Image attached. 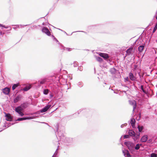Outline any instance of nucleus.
Returning a JSON list of instances; mask_svg holds the SVG:
<instances>
[{"label":"nucleus","instance_id":"nucleus-1","mask_svg":"<svg viewBox=\"0 0 157 157\" xmlns=\"http://www.w3.org/2000/svg\"><path fill=\"white\" fill-rule=\"evenodd\" d=\"M124 144L129 150H132L135 146L133 143L130 141L125 142Z\"/></svg>","mask_w":157,"mask_h":157},{"label":"nucleus","instance_id":"nucleus-2","mask_svg":"<svg viewBox=\"0 0 157 157\" xmlns=\"http://www.w3.org/2000/svg\"><path fill=\"white\" fill-rule=\"evenodd\" d=\"M129 103L133 107V112L135 111L136 107V101L134 100L129 101Z\"/></svg>","mask_w":157,"mask_h":157},{"label":"nucleus","instance_id":"nucleus-3","mask_svg":"<svg viewBox=\"0 0 157 157\" xmlns=\"http://www.w3.org/2000/svg\"><path fill=\"white\" fill-rule=\"evenodd\" d=\"M42 32L46 33L47 35L49 36L51 35V33L48 29L46 27H44L42 29Z\"/></svg>","mask_w":157,"mask_h":157},{"label":"nucleus","instance_id":"nucleus-4","mask_svg":"<svg viewBox=\"0 0 157 157\" xmlns=\"http://www.w3.org/2000/svg\"><path fill=\"white\" fill-rule=\"evenodd\" d=\"M5 116L6 117V119L7 121H12V118L11 115L10 113H6Z\"/></svg>","mask_w":157,"mask_h":157},{"label":"nucleus","instance_id":"nucleus-5","mask_svg":"<svg viewBox=\"0 0 157 157\" xmlns=\"http://www.w3.org/2000/svg\"><path fill=\"white\" fill-rule=\"evenodd\" d=\"M10 91V89L8 87H6L3 89V92L5 94H8Z\"/></svg>","mask_w":157,"mask_h":157},{"label":"nucleus","instance_id":"nucleus-6","mask_svg":"<svg viewBox=\"0 0 157 157\" xmlns=\"http://www.w3.org/2000/svg\"><path fill=\"white\" fill-rule=\"evenodd\" d=\"M51 106L50 105H48L46 106L40 110L41 112L44 113L46 112L50 107Z\"/></svg>","mask_w":157,"mask_h":157},{"label":"nucleus","instance_id":"nucleus-7","mask_svg":"<svg viewBox=\"0 0 157 157\" xmlns=\"http://www.w3.org/2000/svg\"><path fill=\"white\" fill-rule=\"evenodd\" d=\"M22 98V96L21 95H19L17 96L14 100V102L16 103L18 101L21 100Z\"/></svg>","mask_w":157,"mask_h":157},{"label":"nucleus","instance_id":"nucleus-8","mask_svg":"<svg viewBox=\"0 0 157 157\" xmlns=\"http://www.w3.org/2000/svg\"><path fill=\"white\" fill-rule=\"evenodd\" d=\"M99 55L100 56L103 58L105 59H107L109 57L108 55L107 54L100 53Z\"/></svg>","mask_w":157,"mask_h":157},{"label":"nucleus","instance_id":"nucleus-9","mask_svg":"<svg viewBox=\"0 0 157 157\" xmlns=\"http://www.w3.org/2000/svg\"><path fill=\"white\" fill-rule=\"evenodd\" d=\"M148 139V136L147 135H145L144 136L141 138V141L143 142H146Z\"/></svg>","mask_w":157,"mask_h":157},{"label":"nucleus","instance_id":"nucleus-10","mask_svg":"<svg viewBox=\"0 0 157 157\" xmlns=\"http://www.w3.org/2000/svg\"><path fill=\"white\" fill-rule=\"evenodd\" d=\"M133 49L132 48H130L126 51V55H130L132 53Z\"/></svg>","mask_w":157,"mask_h":157},{"label":"nucleus","instance_id":"nucleus-11","mask_svg":"<svg viewBox=\"0 0 157 157\" xmlns=\"http://www.w3.org/2000/svg\"><path fill=\"white\" fill-rule=\"evenodd\" d=\"M129 78L132 80H135V78L133 76L132 73H130L129 74Z\"/></svg>","mask_w":157,"mask_h":157},{"label":"nucleus","instance_id":"nucleus-12","mask_svg":"<svg viewBox=\"0 0 157 157\" xmlns=\"http://www.w3.org/2000/svg\"><path fill=\"white\" fill-rule=\"evenodd\" d=\"M129 135L132 136H135V132L132 130H129L128 132Z\"/></svg>","mask_w":157,"mask_h":157},{"label":"nucleus","instance_id":"nucleus-13","mask_svg":"<svg viewBox=\"0 0 157 157\" xmlns=\"http://www.w3.org/2000/svg\"><path fill=\"white\" fill-rule=\"evenodd\" d=\"M23 109L21 106H18L15 108V110L17 113L23 110Z\"/></svg>","mask_w":157,"mask_h":157},{"label":"nucleus","instance_id":"nucleus-14","mask_svg":"<svg viewBox=\"0 0 157 157\" xmlns=\"http://www.w3.org/2000/svg\"><path fill=\"white\" fill-rule=\"evenodd\" d=\"M136 122L135 119L134 118L132 119L130 121V123L132 126L134 128L135 126V124Z\"/></svg>","mask_w":157,"mask_h":157},{"label":"nucleus","instance_id":"nucleus-15","mask_svg":"<svg viewBox=\"0 0 157 157\" xmlns=\"http://www.w3.org/2000/svg\"><path fill=\"white\" fill-rule=\"evenodd\" d=\"M144 46V45H141L138 48V51L140 52H141L143 50Z\"/></svg>","mask_w":157,"mask_h":157},{"label":"nucleus","instance_id":"nucleus-16","mask_svg":"<svg viewBox=\"0 0 157 157\" xmlns=\"http://www.w3.org/2000/svg\"><path fill=\"white\" fill-rule=\"evenodd\" d=\"M29 119V117H25V118H20L17 119V121H22L24 120Z\"/></svg>","mask_w":157,"mask_h":157},{"label":"nucleus","instance_id":"nucleus-17","mask_svg":"<svg viewBox=\"0 0 157 157\" xmlns=\"http://www.w3.org/2000/svg\"><path fill=\"white\" fill-rule=\"evenodd\" d=\"M19 85V84H14L12 87V89L13 90H14L15 88Z\"/></svg>","mask_w":157,"mask_h":157},{"label":"nucleus","instance_id":"nucleus-18","mask_svg":"<svg viewBox=\"0 0 157 157\" xmlns=\"http://www.w3.org/2000/svg\"><path fill=\"white\" fill-rule=\"evenodd\" d=\"M138 128L139 132H141L144 128L143 126H140L139 125L138 126Z\"/></svg>","mask_w":157,"mask_h":157},{"label":"nucleus","instance_id":"nucleus-19","mask_svg":"<svg viewBox=\"0 0 157 157\" xmlns=\"http://www.w3.org/2000/svg\"><path fill=\"white\" fill-rule=\"evenodd\" d=\"M31 86H26L23 89V90L25 91H27L29 90Z\"/></svg>","mask_w":157,"mask_h":157},{"label":"nucleus","instance_id":"nucleus-20","mask_svg":"<svg viewBox=\"0 0 157 157\" xmlns=\"http://www.w3.org/2000/svg\"><path fill=\"white\" fill-rule=\"evenodd\" d=\"M49 92V90L48 89H45L44 90L43 93L45 94H47Z\"/></svg>","mask_w":157,"mask_h":157},{"label":"nucleus","instance_id":"nucleus-21","mask_svg":"<svg viewBox=\"0 0 157 157\" xmlns=\"http://www.w3.org/2000/svg\"><path fill=\"white\" fill-rule=\"evenodd\" d=\"M97 60L99 62H101L103 61V59L102 58L100 57H98L96 58Z\"/></svg>","mask_w":157,"mask_h":157},{"label":"nucleus","instance_id":"nucleus-22","mask_svg":"<svg viewBox=\"0 0 157 157\" xmlns=\"http://www.w3.org/2000/svg\"><path fill=\"white\" fill-rule=\"evenodd\" d=\"M151 157H157V154L153 153L151 155Z\"/></svg>","mask_w":157,"mask_h":157},{"label":"nucleus","instance_id":"nucleus-23","mask_svg":"<svg viewBox=\"0 0 157 157\" xmlns=\"http://www.w3.org/2000/svg\"><path fill=\"white\" fill-rule=\"evenodd\" d=\"M140 145H140L139 144H136V146L135 147V149L136 150L139 149L140 147Z\"/></svg>","mask_w":157,"mask_h":157},{"label":"nucleus","instance_id":"nucleus-24","mask_svg":"<svg viewBox=\"0 0 157 157\" xmlns=\"http://www.w3.org/2000/svg\"><path fill=\"white\" fill-rule=\"evenodd\" d=\"M157 29V24H156L153 30L152 33H154L155 32L156 30Z\"/></svg>","mask_w":157,"mask_h":157},{"label":"nucleus","instance_id":"nucleus-25","mask_svg":"<svg viewBox=\"0 0 157 157\" xmlns=\"http://www.w3.org/2000/svg\"><path fill=\"white\" fill-rule=\"evenodd\" d=\"M141 90H142L143 91L144 93H146V91L144 90V87H143V85H141Z\"/></svg>","mask_w":157,"mask_h":157},{"label":"nucleus","instance_id":"nucleus-26","mask_svg":"<svg viewBox=\"0 0 157 157\" xmlns=\"http://www.w3.org/2000/svg\"><path fill=\"white\" fill-rule=\"evenodd\" d=\"M45 81L44 80H43L40 82V83L41 84H43L45 83Z\"/></svg>","mask_w":157,"mask_h":157},{"label":"nucleus","instance_id":"nucleus-27","mask_svg":"<svg viewBox=\"0 0 157 157\" xmlns=\"http://www.w3.org/2000/svg\"><path fill=\"white\" fill-rule=\"evenodd\" d=\"M129 137V136L128 135H125L124 136V138H127Z\"/></svg>","mask_w":157,"mask_h":157},{"label":"nucleus","instance_id":"nucleus-28","mask_svg":"<svg viewBox=\"0 0 157 157\" xmlns=\"http://www.w3.org/2000/svg\"><path fill=\"white\" fill-rule=\"evenodd\" d=\"M127 155L128 157H131V155L128 151L127 153Z\"/></svg>","mask_w":157,"mask_h":157},{"label":"nucleus","instance_id":"nucleus-29","mask_svg":"<svg viewBox=\"0 0 157 157\" xmlns=\"http://www.w3.org/2000/svg\"><path fill=\"white\" fill-rule=\"evenodd\" d=\"M19 114L21 116H22L24 115V114L22 112H21Z\"/></svg>","mask_w":157,"mask_h":157},{"label":"nucleus","instance_id":"nucleus-30","mask_svg":"<svg viewBox=\"0 0 157 157\" xmlns=\"http://www.w3.org/2000/svg\"><path fill=\"white\" fill-rule=\"evenodd\" d=\"M76 35L78 36H80L81 34L80 33H77L76 34Z\"/></svg>","mask_w":157,"mask_h":157},{"label":"nucleus","instance_id":"nucleus-31","mask_svg":"<svg viewBox=\"0 0 157 157\" xmlns=\"http://www.w3.org/2000/svg\"><path fill=\"white\" fill-rule=\"evenodd\" d=\"M21 112V111H20L19 112H18L17 113H19V114Z\"/></svg>","mask_w":157,"mask_h":157},{"label":"nucleus","instance_id":"nucleus-32","mask_svg":"<svg viewBox=\"0 0 157 157\" xmlns=\"http://www.w3.org/2000/svg\"><path fill=\"white\" fill-rule=\"evenodd\" d=\"M139 136V135H137V137H136L137 138H138Z\"/></svg>","mask_w":157,"mask_h":157},{"label":"nucleus","instance_id":"nucleus-33","mask_svg":"<svg viewBox=\"0 0 157 157\" xmlns=\"http://www.w3.org/2000/svg\"><path fill=\"white\" fill-rule=\"evenodd\" d=\"M52 157H56L55 156L53 155Z\"/></svg>","mask_w":157,"mask_h":157}]
</instances>
